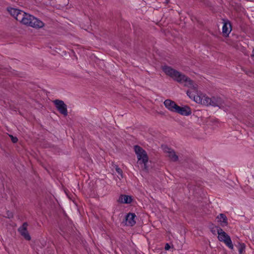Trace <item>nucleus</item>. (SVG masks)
Listing matches in <instances>:
<instances>
[{
	"label": "nucleus",
	"instance_id": "nucleus-1",
	"mask_svg": "<svg viewBox=\"0 0 254 254\" xmlns=\"http://www.w3.org/2000/svg\"><path fill=\"white\" fill-rule=\"evenodd\" d=\"M162 70L167 75L172 78L174 80L180 83H184L185 86L190 88L187 91V94L190 98L192 99L193 97H191V94L194 96L198 92L197 85L184 74L167 65L163 66Z\"/></svg>",
	"mask_w": 254,
	"mask_h": 254
},
{
	"label": "nucleus",
	"instance_id": "nucleus-2",
	"mask_svg": "<svg viewBox=\"0 0 254 254\" xmlns=\"http://www.w3.org/2000/svg\"><path fill=\"white\" fill-rule=\"evenodd\" d=\"M7 10L16 20L27 26L40 29L45 25L44 22L38 18L17 8L8 7Z\"/></svg>",
	"mask_w": 254,
	"mask_h": 254
},
{
	"label": "nucleus",
	"instance_id": "nucleus-3",
	"mask_svg": "<svg viewBox=\"0 0 254 254\" xmlns=\"http://www.w3.org/2000/svg\"><path fill=\"white\" fill-rule=\"evenodd\" d=\"M191 97L195 102L205 106H212L222 108L224 107V101L220 97H213L209 98L207 96L202 95L198 92L194 96L191 94Z\"/></svg>",
	"mask_w": 254,
	"mask_h": 254
},
{
	"label": "nucleus",
	"instance_id": "nucleus-4",
	"mask_svg": "<svg viewBox=\"0 0 254 254\" xmlns=\"http://www.w3.org/2000/svg\"><path fill=\"white\" fill-rule=\"evenodd\" d=\"M135 153L137 156L138 162L140 164L143 165V169L145 171H148L147 163L148 161V157L146 152L138 145L134 146Z\"/></svg>",
	"mask_w": 254,
	"mask_h": 254
},
{
	"label": "nucleus",
	"instance_id": "nucleus-5",
	"mask_svg": "<svg viewBox=\"0 0 254 254\" xmlns=\"http://www.w3.org/2000/svg\"><path fill=\"white\" fill-rule=\"evenodd\" d=\"M217 232L218 235V239L221 242H223L230 249H233V245L230 236L221 228L217 227Z\"/></svg>",
	"mask_w": 254,
	"mask_h": 254
},
{
	"label": "nucleus",
	"instance_id": "nucleus-6",
	"mask_svg": "<svg viewBox=\"0 0 254 254\" xmlns=\"http://www.w3.org/2000/svg\"><path fill=\"white\" fill-rule=\"evenodd\" d=\"M58 111L64 116L67 115V106L62 100H55L53 101Z\"/></svg>",
	"mask_w": 254,
	"mask_h": 254
},
{
	"label": "nucleus",
	"instance_id": "nucleus-7",
	"mask_svg": "<svg viewBox=\"0 0 254 254\" xmlns=\"http://www.w3.org/2000/svg\"><path fill=\"white\" fill-rule=\"evenodd\" d=\"M162 148L165 152L168 153V156L172 161L175 162L178 160V156L173 149L169 148L166 144L162 145Z\"/></svg>",
	"mask_w": 254,
	"mask_h": 254
},
{
	"label": "nucleus",
	"instance_id": "nucleus-8",
	"mask_svg": "<svg viewBox=\"0 0 254 254\" xmlns=\"http://www.w3.org/2000/svg\"><path fill=\"white\" fill-rule=\"evenodd\" d=\"M27 223L24 222L22 225L19 228L18 230L21 236H22L26 240L29 241L31 239V237L27 229Z\"/></svg>",
	"mask_w": 254,
	"mask_h": 254
},
{
	"label": "nucleus",
	"instance_id": "nucleus-9",
	"mask_svg": "<svg viewBox=\"0 0 254 254\" xmlns=\"http://www.w3.org/2000/svg\"><path fill=\"white\" fill-rule=\"evenodd\" d=\"M164 106L169 111L175 113L178 105L173 101L167 99L164 102Z\"/></svg>",
	"mask_w": 254,
	"mask_h": 254
},
{
	"label": "nucleus",
	"instance_id": "nucleus-10",
	"mask_svg": "<svg viewBox=\"0 0 254 254\" xmlns=\"http://www.w3.org/2000/svg\"><path fill=\"white\" fill-rule=\"evenodd\" d=\"M175 113L184 116H188L191 114V112L190 108L188 106L180 107L178 106Z\"/></svg>",
	"mask_w": 254,
	"mask_h": 254
},
{
	"label": "nucleus",
	"instance_id": "nucleus-11",
	"mask_svg": "<svg viewBox=\"0 0 254 254\" xmlns=\"http://www.w3.org/2000/svg\"><path fill=\"white\" fill-rule=\"evenodd\" d=\"M136 215L134 213H129L126 216V225L132 226L135 225L136 221L134 219Z\"/></svg>",
	"mask_w": 254,
	"mask_h": 254
},
{
	"label": "nucleus",
	"instance_id": "nucleus-12",
	"mask_svg": "<svg viewBox=\"0 0 254 254\" xmlns=\"http://www.w3.org/2000/svg\"><path fill=\"white\" fill-rule=\"evenodd\" d=\"M217 219L222 227L227 226V217L225 214L222 213L220 214L217 216Z\"/></svg>",
	"mask_w": 254,
	"mask_h": 254
},
{
	"label": "nucleus",
	"instance_id": "nucleus-13",
	"mask_svg": "<svg viewBox=\"0 0 254 254\" xmlns=\"http://www.w3.org/2000/svg\"><path fill=\"white\" fill-rule=\"evenodd\" d=\"M232 30L231 25L230 22L227 21L224 23L222 27V32L225 36H228Z\"/></svg>",
	"mask_w": 254,
	"mask_h": 254
},
{
	"label": "nucleus",
	"instance_id": "nucleus-14",
	"mask_svg": "<svg viewBox=\"0 0 254 254\" xmlns=\"http://www.w3.org/2000/svg\"><path fill=\"white\" fill-rule=\"evenodd\" d=\"M132 199L129 195H121L118 200V201L121 203H130Z\"/></svg>",
	"mask_w": 254,
	"mask_h": 254
},
{
	"label": "nucleus",
	"instance_id": "nucleus-15",
	"mask_svg": "<svg viewBox=\"0 0 254 254\" xmlns=\"http://www.w3.org/2000/svg\"><path fill=\"white\" fill-rule=\"evenodd\" d=\"M246 245L244 243L239 244V252L240 254H243L245 251Z\"/></svg>",
	"mask_w": 254,
	"mask_h": 254
},
{
	"label": "nucleus",
	"instance_id": "nucleus-16",
	"mask_svg": "<svg viewBox=\"0 0 254 254\" xmlns=\"http://www.w3.org/2000/svg\"><path fill=\"white\" fill-rule=\"evenodd\" d=\"M116 170L117 172L121 176V178H123V171L121 169H120L118 166L116 165Z\"/></svg>",
	"mask_w": 254,
	"mask_h": 254
},
{
	"label": "nucleus",
	"instance_id": "nucleus-17",
	"mask_svg": "<svg viewBox=\"0 0 254 254\" xmlns=\"http://www.w3.org/2000/svg\"><path fill=\"white\" fill-rule=\"evenodd\" d=\"M9 137H10L13 143H16L17 142L18 138L16 137H14L11 135H9Z\"/></svg>",
	"mask_w": 254,
	"mask_h": 254
},
{
	"label": "nucleus",
	"instance_id": "nucleus-18",
	"mask_svg": "<svg viewBox=\"0 0 254 254\" xmlns=\"http://www.w3.org/2000/svg\"><path fill=\"white\" fill-rule=\"evenodd\" d=\"M6 214H7V217L8 218H12L13 217V214L12 213L8 211L7 212H6Z\"/></svg>",
	"mask_w": 254,
	"mask_h": 254
},
{
	"label": "nucleus",
	"instance_id": "nucleus-19",
	"mask_svg": "<svg viewBox=\"0 0 254 254\" xmlns=\"http://www.w3.org/2000/svg\"><path fill=\"white\" fill-rule=\"evenodd\" d=\"M170 248V246L168 244H166L165 247V249L166 250H168Z\"/></svg>",
	"mask_w": 254,
	"mask_h": 254
},
{
	"label": "nucleus",
	"instance_id": "nucleus-20",
	"mask_svg": "<svg viewBox=\"0 0 254 254\" xmlns=\"http://www.w3.org/2000/svg\"><path fill=\"white\" fill-rule=\"evenodd\" d=\"M64 232H66L67 234H69L70 235V232L69 230H63Z\"/></svg>",
	"mask_w": 254,
	"mask_h": 254
},
{
	"label": "nucleus",
	"instance_id": "nucleus-21",
	"mask_svg": "<svg viewBox=\"0 0 254 254\" xmlns=\"http://www.w3.org/2000/svg\"><path fill=\"white\" fill-rule=\"evenodd\" d=\"M251 57H254V49H253V50L252 51V54L251 55Z\"/></svg>",
	"mask_w": 254,
	"mask_h": 254
}]
</instances>
